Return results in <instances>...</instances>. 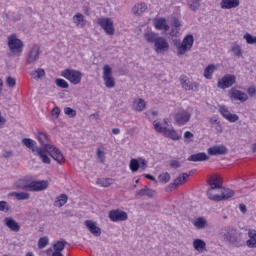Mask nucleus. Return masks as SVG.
Returning <instances> with one entry per match:
<instances>
[{
	"label": "nucleus",
	"mask_w": 256,
	"mask_h": 256,
	"mask_svg": "<svg viewBox=\"0 0 256 256\" xmlns=\"http://www.w3.org/2000/svg\"><path fill=\"white\" fill-rule=\"evenodd\" d=\"M37 139L40 145H42V149H44V151H47V153L50 155V157L53 158L54 161H57L59 165L65 163V156H63L61 150H59L54 145L49 144V135L44 132H38Z\"/></svg>",
	"instance_id": "f257e3e1"
},
{
	"label": "nucleus",
	"mask_w": 256,
	"mask_h": 256,
	"mask_svg": "<svg viewBox=\"0 0 256 256\" xmlns=\"http://www.w3.org/2000/svg\"><path fill=\"white\" fill-rule=\"evenodd\" d=\"M15 189L18 191H45L49 187L46 180L30 181L27 179H19L14 183Z\"/></svg>",
	"instance_id": "f03ea898"
},
{
	"label": "nucleus",
	"mask_w": 256,
	"mask_h": 256,
	"mask_svg": "<svg viewBox=\"0 0 256 256\" xmlns=\"http://www.w3.org/2000/svg\"><path fill=\"white\" fill-rule=\"evenodd\" d=\"M220 236L225 241H228L231 245L237 247L241 243V238L239 237V232L234 227L228 226L221 230Z\"/></svg>",
	"instance_id": "7ed1b4c3"
},
{
	"label": "nucleus",
	"mask_w": 256,
	"mask_h": 256,
	"mask_svg": "<svg viewBox=\"0 0 256 256\" xmlns=\"http://www.w3.org/2000/svg\"><path fill=\"white\" fill-rule=\"evenodd\" d=\"M61 76L71 82L72 85H79V83H81V79H83V73L75 69H65L61 72Z\"/></svg>",
	"instance_id": "20e7f679"
},
{
	"label": "nucleus",
	"mask_w": 256,
	"mask_h": 256,
	"mask_svg": "<svg viewBox=\"0 0 256 256\" xmlns=\"http://www.w3.org/2000/svg\"><path fill=\"white\" fill-rule=\"evenodd\" d=\"M154 129L157 131V133H163L166 137H169V139H172V141H179L181 139V136L177 134V131L175 129H169L167 126H161V122L154 121L153 122Z\"/></svg>",
	"instance_id": "39448f33"
},
{
	"label": "nucleus",
	"mask_w": 256,
	"mask_h": 256,
	"mask_svg": "<svg viewBox=\"0 0 256 256\" xmlns=\"http://www.w3.org/2000/svg\"><path fill=\"white\" fill-rule=\"evenodd\" d=\"M8 47L14 55H21L23 53V41L17 38V35L12 34L8 36Z\"/></svg>",
	"instance_id": "423d86ee"
},
{
	"label": "nucleus",
	"mask_w": 256,
	"mask_h": 256,
	"mask_svg": "<svg viewBox=\"0 0 256 256\" xmlns=\"http://www.w3.org/2000/svg\"><path fill=\"white\" fill-rule=\"evenodd\" d=\"M97 25H99L106 35H115V25L113 24V19L111 18H98Z\"/></svg>",
	"instance_id": "0eeeda50"
},
{
	"label": "nucleus",
	"mask_w": 256,
	"mask_h": 256,
	"mask_svg": "<svg viewBox=\"0 0 256 256\" xmlns=\"http://www.w3.org/2000/svg\"><path fill=\"white\" fill-rule=\"evenodd\" d=\"M237 83V77L233 74H226L217 82L218 89H229Z\"/></svg>",
	"instance_id": "6e6552de"
},
{
	"label": "nucleus",
	"mask_w": 256,
	"mask_h": 256,
	"mask_svg": "<svg viewBox=\"0 0 256 256\" xmlns=\"http://www.w3.org/2000/svg\"><path fill=\"white\" fill-rule=\"evenodd\" d=\"M108 217L110 221H113V223H118V221H127V219H129L127 212L120 209L111 210Z\"/></svg>",
	"instance_id": "1a4fd4ad"
},
{
	"label": "nucleus",
	"mask_w": 256,
	"mask_h": 256,
	"mask_svg": "<svg viewBox=\"0 0 256 256\" xmlns=\"http://www.w3.org/2000/svg\"><path fill=\"white\" fill-rule=\"evenodd\" d=\"M229 97L232 101H241V103H245V101L249 100V96L247 93L237 90V88L233 87L229 91Z\"/></svg>",
	"instance_id": "9d476101"
},
{
	"label": "nucleus",
	"mask_w": 256,
	"mask_h": 256,
	"mask_svg": "<svg viewBox=\"0 0 256 256\" xmlns=\"http://www.w3.org/2000/svg\"><path fill=\"white\" fill-rule=\"evenodd\" d=\"M174 119L177 125H179L180 127L183 125H187V123L191 121V113L187 112L186 110H180L175 114Z\"/></svg>",
	"instance_id": "9b49d317"
},
{
	"label": "nucleus",
	"mask_w": 256,
	"mask_h": 256,
	"mask_svg": "<svg viewBox=\"0 0 256 256\" xmlns=\"http://www.w3.org/2000/svg\"><path fill=\"white\" fill-rule=\"evenodd\" d=\"M219 113L230 123H237V121H239V116L237 114L230 113L229 109L225 106H220Z\"/></svg>",
	"instance_id": "f8f14e48"
},
{
	"label": "nucleus",
	"mask_w": 256,
	"mask_h": 256,
	"mask_svg": "<svg viewBox=\"0 0 256 256\" xmlns=\"http://www.w3.org/2000/svg\"><path fill=\"white\" fill-rule=\"evenodd\" d=\"M228 153H229V149H227V146L223 144L208 148V155H211V156L227 155Z\"/></svg>",
	"instance_id": "ddd939ff"
},
{
	"label": "nucleus",
	"mask_w": 256,
	"mask_h": 256,
	"mask_svg": "<svg viewBox=\"0 0 256 256\" xmlns=\"http://www.w3.org/2000/svg\"><path fill=\"white\" fill-rule=\"evenodd\" d=\"M154 47L156 53H163L169 51V42L164 37H159L156 42H154Z\"/></svg>",
	"instance_id": "4468645a"
},
{
	"label": "nucleus",
	"mask_w": 256,
	"mask_h": 256,
	"mask_svg": "<svg viewBox=\"0 0 256 256\" xmlns=\"http://www.w3.org/2000/svg\"><path fill=\"white\" fill-rule=\"evenodd\" d=\"M180 83L185 91H199V84L191 83L185 76L180 77Z\"/></svg>",
	"instance_id": "2eb2a0df"
},
{
	"label": "nucleus",
	"mask_w": 256,
	"mask_h": 256,
	"mask_svg": "<svg viewBox=\"0 0 256 256\" xmlns=\"http://www.w3.org/2000/svg\"><path fill=\"white\" fill-rule=\"evenodd\" d=\"M84 225L87 227L88 231L94 235V237H101V228H99L97 223L93 222V220H86Z\"/></svg>",
	"instance_id": "dca6fc26"
},
{
	"label": "nucleus",
	"mask_w": 256,
	"mask_h": 256,
	"mask_svg": "<svg viewBox=\"0 0 256 256\" xmlns=\"http://www.w3.org/2000/svg\"><path fill=\"white\" fill-rule=\"evenodd\" d=\"M4 225L14 233H19V231H21V225H19L18 222L11 217H6L4 219Z\"/></svg>",
	"instance_id": "f3484780"
},
{
	"label": "nucleus",
	"mask_w": 256,
	"mask_h": 256,
	"mask_svg": "<svg viewBox=\"0 0 256 256\" xmlns=\"http://www.w3.org/2000/svg\"><path fill=\"white\" fill-rule=\"evenodd\" d=\"M235 195V192L229 188H223L221 195H215L213 198L214 201H225V199H231Z\"/></svg>",
	"instance_id": "a211bd4d"
},
{
	"label": "nucleus",
	"mask_w": 256,
	"mask_h": 256,
	"mask_svg": "<svg viewBox=\"0 0 256 256\" xmlns=\"http://www.w3.org/2000/svg\"><path fill=\"white\" fill-rule=\"evenodd\" d=\"M40 53H41V51H40L39 47L33 46L31 48L30 52L28 53L27 64L32 65V63H35V61H37V59H39Z\"/></svg>",
	"instance_id": "6ab92c4d"
},
{
	"label": "nucleus",
	"mask_w": 256,
	"mask_h": 256,
	"mask_svg": "<svg viewBox=\"0 0 256 256\" xmlns=\"http://www.w3.org/2000/svg\"><path fill=\"white\" fill-rule=\"evenodd\" d=\"M187 161H192L193 163H199L203 161H209V156L205 152H199L192 154L187 158Z\"/></svg>",
	"instance_id": "aec40b11"
},
{
	"label": "nucleus",
	"mask_w": 256,
	"mask_h": 256,
	"mask_svg": "<svg viewBox=\"0 0 256 256\" xmlns=\"http://www.w3.org/2000/svg\"><path fill=\"white\" fill-rule=\"evenodd\" d=\"M157 192L147 186H144V188L140 189L136 192V197H149V199H153Z\"/></svg>",
	"instance_id": "412c9836"
},
{
	"label": "nucleus",
	"mask_w": 256,
	"mask_h": 256,
	"mask_svg": "<svg viewBox=\"0 0 256 256\" xmlns=\"http://www.w3.org/2000/svg\"><path fill=\"white\" fill-rule=\"evenodd\" d=\"M207 183L210 189H223V181H221V177L219 176H211Z\"/></svg>",
	"instance_id": "4be33fe9"
},
{
	"label": "nucleus",
	"mask_w": 256,
	"mask_h": 256,
	"mask_svg": "<svg viewBox=\"0 0 256 256\" xmlns=\"http://www.w3.org/2000/svg\"><path fill=\"white\" fill-rule=\"evenodd\" d=\"M240 0H222L220 2L221 9H235L239 7Z\"/></svg>",
	"instance_id": "5701e85b"
},
{
	"label": "nucleus",
	"mask_w": 256,
	"mask_h": 256,
	"mask_svg": "<svg viewBox=\"0 0 256 256\" xmlns=\"http://www.w3.org/2000/svg\"><path fill=\"white\" fill-rule=\"evenodd\" d=\"M22 143L27 149H30L32 153H37L39 147H37V142L31 138H23Z\"/></svg>",
	"instance_id": "b1692460"
},
{
	"label": "nucleus",
	"mask_w": 256,
	"mask_h": 256,
	"mask_svg": "<svg viewBox=\"0 0 256 256\" xmlns=\"http://www.w3.org/2000/svg\"><path fill=\"white\" fill-rule=\"evenodd\" d=\"M248 237H249V240L246 241L247 247H249V249H256V230L249 229Z\"/></svg>",
	"instance_id": "393cba45"
},
{
	"label": "nucleus",
	"mask_w": 256,
	"mask_h": 256,
	"mask_svg": "<svg viewBox=\"0 0 256 256\" xmlns=\"http://www.w3.org/2000/svg\"><path fill=\"white\" fill-rule=\"evenodd\" d=\"M147 11V4L145 2L138 3L133 6L132 13L133 15L141 16Z\"/></svg>",
	"instance_id": "a878e982"
},
{
	"label": "nucleus",
	"mask_w": 256,
	"mask_h": 256,
	"mask_svg": "<svg viewBox=\"0 0 256 256\" xmlns=\"http://www.w3.org/2000/svg\"><path fill=\"white\" fill-rule=\"evenodd\" d=\"M45 153H47V150H45V148L39 147L36 155L40 157L42 163H45L46 165H51V158H49V156Z\"/></svg>",
	"instance_id": "bb28decb"
},
{
	"label": "nucleus",
	"mask_w": 256,
	"mask_h": 256,
	"mask_svg": "<svg viewBox=\"0 0 256 256\" xmlns=\"http://www.w3.org/2000/svg\"><path fill=\"white\" fill-rule=\"evenodd\" d=\"M154 27L155 29H158V31H169V25L165 18H159L156 20Z\"/></svg>",
	"instance_id": "cd10ccee"
},
{
	"label": "nucleus",
	"mask_w": 256,
	"mask_h": 256,
	"mask_svg": "<svg viewBox=\"0 0 256 256\" xmlns=\"http://www.w3.org/2000/svg\"><path fill=\"white\" fill-rule=\"evenodd\" d=\"M193 247L198 253H203V251H207V243L201 239H195L193 241Z\"/></svg>",
	"instance_id": "c85d7f7f"
},
{
	"label": "nucleus",
	"mask_w": 256,
	"mask_h": 256,
	"mask_svg": "<svg viewBox=\"0 0 256 256\" xmlns=\"http://www.w3.org/2000/svg\"><path fill=\"white\" fill-rule=\"evenodd\" d=\"M11 197H15L17 201H28V199H31V194H29L27 191L25 192H12L10 193Z\"/></svg>",
	"instance_id": "c756f323"
},
{
	"label": "nucleus",
	"mask_w": 256,
	"mask_h": 256,
	"mask_svg": "<svg viewBox=\"0 0 256 256\" xmlns=\"http://www.w3.org/2000/svg\"><path fill=\"white\" fill-rule=\"evenodd\" d=\"M73 23H75L76 27H81L83 29V27H85L86 22H85V16H83V14L81 13H77L73 16Z\"/></svg>",
	"instance_id": "7c9ffc66"
},
{
	"label": "nucleus",
	"mask_w": 256,
	"mask_h": 256,
	"mask_svg": "<svg viewBox=\"0 0 256 256\" xmlns=\"http://www.w3.org/2000/svg\"><path fill=\"white\" fill-rule=\"evenodd\" d=\"M180 185H183V180H181V176H178L173 183H170L166 188L165 191L166 193H171V191H175L177 187Z\"/></svg>",
	"instance_id": "2f4dec72"
},
{
	"label": "nucleus",
	"mask_w": 256,
	"mask_h": 256,
	"mask_svg": "<svg viewBox=\"0 0 256 256\" xmlns=\"http://www.w3.org/2000/svg\"><path fill=\"white\" fill-rule=\"evenodd\" d=\"M192 224L196 229H205L207 227V219L205 217H198L192 220Z\"/></svg>",
	"instance_id": "473e14b6"
},
{
	"label": "nucleus",
	"mask_w": 256,
	"mask_h": 256,
	"mask_svg": "<svg viewBox=\"0 0 256 256\" xmlns=\"http://www.w3.org/2000/svg\"><path fill=\"white\" fill-rule=\"evenodd\" d=\"M96 183L101 187H110V185H113V183H115V180L113 178H100L97 179Z\"/></svg>",
	"instance_id": "72a5a7b5"
},
{
	"label": "nucleus",
	"mask_w": 256,
	"mask_h": 256,
	"mask_svg": "<svg viewBox=\"0 0 256 256\" xmlns=\"http://www.w3.org/2000/svg\"><path fill=\"white\" fill-rule=\"evenodd\" d=\"M144 39L147 41V43H156V41L159 39V36L155 32H147L144 34Z\"/></svg>",
	"instance_id": "f704fd0d"
},
{
	"label": "nucleus",
	"mask_w": 256,
	"mask_h": 256,
	"mask_svg": "<svg viewBox=\"0 0 256 256\" xmlns=\"http://www.w3.org/2000/svg\"><path fill=\"white\" fill-rule=\"evenodd\" d=\"M187 5L191 11H199V7H201V0H187Z\"/></svg>",
	"instance_id": "c9c22d12"
},
{
	"label": "nucleus",
	"mask_w": 256,
	"mask_h": 256,
	"mask_svg": "<svg viewBox=\"0 0 256 256\" xmlns=\"http://www.w3.org/2000/svg\"><path fill=\"white\" fill-rule=\"evenodd\" d=\"M67 245V241H57L55 244H53L54 253H61L65 249Z\"/></svg>",
	"instance_id": "e433bc0d"
},
{
	"label": "nucleus",
	"mask_w": 256,
	"mask_h": 256,
	"mask_svg": "<svg viewBox=\"0 0 256 256\" xmlns=\"http://www.w3.org/2000/svg\"><path fill=\"white\" fill-rule=\"evenodd\" d=\"M213 73H215V65L210 64L204 69L205 79H213Z\"/></svg>",
	"instance_id": "4c0bfd02"
},
{
	"label": "nucleus",
	"mask_w": 256,
	"mask_h": 256,
	"mask_svg": "<svg viewBox=\"0 0 256 256\" xmlns=\"http://www.w3.org/2000/svg\"><path fill=\"white\" fill-rule=\"evenodd\" d=\"M129 167H130V170L132 171V173H137V171H139V169L141 168V162H139L137 159L133 158L130 161Z\"/></svg>",
	"instance_id": "58836bf2"
},
{
	"label": "nucleus",
	"mask_w": 256,
	"mask_h": 256,
	"mask_svg": "<svg viewBox=\"0 0 256 256\" xmlns=\"http://www.w3.org/2000/svg\"><path fill=\"white\" fill-rule=\"evenodd\" d=\"M67 194H61L60 196L57 197V200H55L54 205L55 207H63L65 203H67Z\"/></svg>",
	"instance_id": "ea45409f"
},
{
	"label": "nucleus",
	"mask_w": 256,
	"mask_h": 256,
	"mask_svg": "<svg viewBox=\"0 0 256 256\" xmlns=\"http://www.w3.org/2000/svg\"><path fill=\"white\" fill-rule=\"evenodd\" d=\"M33 79H43L45 77V69L38 68L37 70L31 72Z\"/></svg>",
	"instance_id": "a19ab883"
},
{
	"label": "nucleus",
	"mask_w": 256,
	"mask_h": 256,
	"mask_svg": "<svg viewBox=\"0 0 256 256\" xmlns=\"http://www.w3.org/2000/svg\"><path fill=\"white\" fill-rule=\"evenodd\" d=\"M182 43L184 45L188 46V49H192L193 47V43H195V38L193 37V35L188 34L182 41Z\"/></svg>",
	"instance_id": "79ce46f5"
},
{
	"label": "nucleus",
	"mask_w": 256,
	"mask_h": 256,
	"mask_svg": "<svg viewBox=\"0 0 256 256\" xmlns=\"http://www.w3.org/2000/svg\"><path fill=\"white\" fill-rule=\"evenodd\" d=\"M159 182L163 183V185H167L169 181H171V174L169 172L162 173L158 176Z\"/></svg>",
	"instance_id": "37998d69"
},
{
	"label": "nucleus",
	"mask_w": 256,
	"mask_h": 256,
	"mask_svg": "<svg viewBox=\"0 0 256 256\" xmlns=\"http://www.w3.org/2000/svg\"><path fill=\"white\" fill-rule=\"evenodd\" d=\"M103 81L107 89H113L115 87V78L113 76L103 78Z\"/></svg>",
	"instance_id": "c03bdc74"
},
{
	"label": "nucleus",
	"mask_w": 256,
	"mask_h": 256,
	"mask_svg": "<svg viewBox=\"0 0 256 256\" xmlns=\"http://www.w3.org/2000/svg\"><path fill=\"white\" fill-rule=\"evenodd\" d=\"M55 83L57 87H60V89H69V83L65 81V79L57 78L55 80Z\"/></svg>",
	"instance_id": "a18cd8bd"
},
{
	"label": "nucleus",
	"mask_w": 256,
	"mask_h": 256,
	"mask_svg": "<svg viewBox=\"0 0 256 256\" xmlns=\"http://www.w3.org/2000/svg\"><path fill=\"white\" fill-rule=\"evenodd\" d=\"M231 51L233 52L235 57H243V50L238 44H234L231 48Z\"/></svg>",
	"instance_id": "49530a36"
},
{
	"label": "nucleus",
	"mask_w": 256,
	"mask_h": 256,
	"mask_svg": "<svg viewBox=\"0 0 256 256\" xmlns=\"http://www.w3.org/2000/svg\"><path fill=\"white\" fill-rule=\"evenodd\" d=\"M187 51H191V48H189L188 45L184 44L183 42L178 45L177 55H185Z\"/></svg>",
	"instance_id": "de8ad7c7"
},
{
	"label": "nucleus",
	"mask_w": 256,
	"mask_h": 256,
	"mask_svg": "<svg viewBox=\"0 0 256 256\" xmlns=\"http://www.w3.org/2000/svg\"><path fill=\"white\" fill-rule=\"evenodd\" d=\"M147 107V102H145L143 100V98H140L137 103H136V107H135V111H143L145 108Z\"/></svg>",
	"instance_id": "09e8293b"
},
{
	"label": "nucleus",
	"mask_w": 256,
	"mask_h": 256,
	"mask_svg": "<svg viewBox=\"0 0 256 256\" xmlns=\"http://www.w3.org/2000/svg\"><path fill=\"white\" fill-rule=\"evenodd\" d=\"M49 245V238L48 237H42L38 241V249H45L46 246Z\"/></svg>",
	"instance_id": "8fccbe9b"
},
{
	"label": "nucleus",
	"mask_w": 256,
	"mask_h": 256,
	"mask_svg": "<svg viewBox=\"0 0 256 256\" xmlns=\"http://www.w3.org/2000/svg\"><path fill=\"white\" fill-rule=\"evenodd\" d=\"M209 123H210V125H217V126H216L217 132H218V133H222L223 130H221V122H220L219 120H217L216 117H212V118L209 120Z\"/></svg>",
	"instance_id": "3c124183"
},
{
	"label": "nucleus",
	"mask_w": 256,
	"mask_h": 256,
	"mask_svg": "<svg viewBox=\"0 0 256 256\" xmlns=\"http://www.w3.org/2000/svg\"><path fill=\"white\" fill-rule=\"evenodd\" d=\"M112 75H113V70L110 68L109 65H105L103 67V76H102V78L104 79V78H107V77H112Z\"/></svg>",
	"instance_id": "603ef678"
},
{
	"label": "nucleus",
	"mask_w": 256,
	"mask_h": 256,
	"mask_svg": "<svg viewBox=\"0 0 256 256\" xmlns=\"http://www.w3.org/2000/svg\"><path fill=\"white\" fill-rule=\"evenodd\" d=\"M0 211L3 213H7L8 211H11V205L7 203V201H0Z\"/></svg>",
	"instance_id": "864d4df0"
},
{
	"label": "nucleus",
	"mask_w": 256,
	"mask_h": 256,
	"mask_svg": "<svg viewBox=\"0 0 256 256\" xmlns=\"http://www.w3.org/2000/svg\"><path fill=\"white\" fill-rule=\"evenodd\" d=\"M244 39H246V43H248V45H255L256 43V36H253L249 33L244 35Z\"/></svg>",
	"instance_id": "5fc2aeb1"
},
{
	"label": "nucleus",
	"mask_w": 256,
	"mask_h": 256,
	"mask_svg": "<svg viewBox=\"0 0 256 256\" xmlns=\"http://www.w3.org/2000/svg\"><path fill=\"white\" fill-rule=\"evenodd\" d=\"M6 85L8 87H10V89H13V87H15V85H17V80H15V78L8 76L6 78Z\"/></svg>",
	"instance_id": "6e6d98bb"
},
{
	"label": "nucleus",
	"mask_w": 256,
	"mask_h": 256,
	"mask_svg": "<svg viewBox=\"0 0 256 256\" xmlns=\"http://www.w3.org/2000/svg\"><path fill=\"white\" fill-rule=\"evenodd\" d=\"M65 115H68V117H76L77 116V111L73 110L71 107H66L64 109Z\"/></svg>",
	"instance_id": "4d7b16f0"
},
{
	"label": "nucleus",
	"mask_w": 256,
	"mask_h": 256,
	"mask_svg": "<svg viewBox=\"0 0 256 256\" xmlns=\"http://www.w3.org/2000/svg\"><path fill=\"white\" fill-rule=\"evenodd\" d=\"M195 171H197V170H190L189 173H183L181 176L182 183H185V181H187V179H189V177H191V175H194Z\"/></svg>",
	"instance_id": "13d9d810"
},
{
	"label": "nucleus",
	"mask_w": 256,
	"mask_h": 256,
	"mask_svg": "<svg viewBox=\"0 0 256 256\" xmlns=\"http://www.w3.org/2000/svg\"><path fill=\"white\" fill-rule=\"evenodd\" d=\"M97 157L100 159L101 163H105V152L101 149H97Z\"/></svg>",
	"instance_id": "bf43d9fd"
},
{
	"label": "nucleus",
	"mask_w": 256,
	"mask_h": 256,
	"mask_svg": "<svg viewBox=\"0 0 256 256\" xmlns=\"http://www.w3.org/2000/svg\"><path fill=\"white\" fill-rule=\"evenodd\" d=\"M184 139L187 143H191L192 139H193V134L191 133V131H186L184 133Z\"/></svg>",
	"instance_id": "052dcab7"
},
{
	"label": "nucleus",
	"mask_w": 256,
	"mask_h": 256,
	"mask_svg": "<svg viewBox=\"0 0 256 256\" xmlns=\"http://www.w3.org/2000/svg\"><path fill=\"white\" fill-rule=\"evenodd\" d=\"M61 114V109L59 107H54L51 111V115L52 117H59V115Z\"/></svg>",
	"instance_id": "680f3d73"
},
{
	"label": "nucleus",
	"mask_w": 256,
	"mask_h": 256,
	"mask_svg": "<svg viewBox=\"0 0 256 256\" xmlns=\"http://www.w3.org/2000/svg\"><path fill=\"white\" fill-rule=\"evenodd\" d=\"M170 167L172 169H179V167H181V163H179L178 160H171L170 161Z\"/></svg>",
	"instance_id": "e2e57ef3"
},
{
	"label": "nucleus",
	"mask_w": 256,
	"mask_h": 256,
	"mask_svg": "<svg viewBox=\"0 0 256 256\" xmlns=\"http://www.w3.org/2000/svg\"><path fill=\"white\" fill-rule=\"evenodd\" d=\"M247 93H248V95H249L250 97H255V95H256V89H255V87H249V88L247 89Z\"/></svg>",
	"instance_id": "0e129e2a"
},
{
	"label": "nucleus",
	"mask_w": 256,
	"mask_h": 256,
	"mask_svg": "<svg viewBox=\"0 0 256 256\" xmlns=\"http://www.w3.org/2000/svg\"><path fill=\"white\" fill-rule=\"evenodd\" d=\"M213 191H215V189H211V188H209L207 191V197H208V199H210V201H215L213 199L215 197V195H213Z\"/></svg>",
	"instance_id": "69168bd1"
},
{
	"label": "nucleus",
	"mask_w": 256,
	"mask_h": 256,
	"mask_svg": "<svg viewBox=\"0 0 256 256\" xmlns=\"http://www.w3.org/2000/svg\"><path fill=\"white\" fill-rule=\"evenodd\" d=\"M172 26L175 27L176 29L178 27H180L181 26V22L179 21V19L174 18L173 21H172Z\"/></svg>",
	"instance_id": "338daca9"
},
{
	"label": "nucleus",
	"mask_w": 256,
	"mask_h": 256,
	"mask_svg": "<svg viewBox=\"0 0 256 256\" xmlns=\"http://www.w3.org/2000/svg\"><path fill=\"white\" fill-rule=\"evenodd\" d=\"M140 161V168L143 169V171H145V168L147 167V160L140 159Z\"/></svg>",
	"instance_id": "774afa93"
}]
</instances>
